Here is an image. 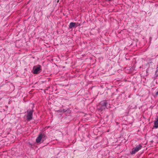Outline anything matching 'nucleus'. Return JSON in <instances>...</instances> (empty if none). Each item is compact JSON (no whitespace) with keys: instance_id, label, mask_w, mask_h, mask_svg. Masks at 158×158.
<instances>
[{"instance_id":"nucleus-1","label":"nucleus","mask_w":158,"mask_h":158,"mask_svg":"<svg viewBox=\"0 0 158 158\" xmlns=\"http://www.w3.org/2000/svg\"><path fill=\"white\" fill-rule=\"evenodd\" d=\"M108 103L107 100L102 101L97 106V109L100 111H102L106 108H108L109 106H108Z\"/></svg>"},{"instance_id":"nucleus-2","label":"nucleus","mask_w":158,"mask_h":158,"mask_svg":"<svg viewBox=\"0 0 158 158\" xmlns=\"http://www.w3.org/2000/svg\"><path fill=\"white\" fill-rule=\"evenodd\" d=\"M46 137V135L44 134H39L38 137L37 138L36 141V143H39L40 142H43L44 140L45 139V138Z\"/></svg>"},{"instance_id":"nucleus-3","label":"nucleus","mask_w":158,"mask_h":158,"mask_svg":"<svg viewBox=\"0 0 158 158\" xmlns=\"http://www.w3.org/2000/svg\"><path fill=\"white\" fill-rule=\"evenodd\" d=\"M142 148V146L140 144L136 146L135 147H134L132 148V151L130 152V154L131 155L135 154L136 152L140 150Z\"/></svg>"},{"instance_id":"nucleus-4","label":"nucleus","mask_w":158,"mask_h":158,"mask_svg":"<svg viewBox=\"0 0 158 158\" xmlns=\"http://www.w3.org/2000/svg\"><path fill=\"white\" fill-rule=\"evenodd\" d=\"M27 112V121H30L32 118L33 111L31 110H28Z\"/></svg>"},{"instance_id":"nucleus-5","label":"nucleus","mask_w":158,"mask_h":158,"mask_svg":"<svg viewBox=\"0 0 158 158\" xmlns=\"http://www.w3.org/2000/svg\"><path fill=\"white\" fill-rule=\"evenodd\" d=\"M41 70V66L39 65L38 66H36L34 67L33 70L34 71L33 73L37 74L40 72V71Z\"/></svg>"},{"instance_id":"nucleus-6","label":"nucleus","mask_w":158,"mask_h":158,"mask_svg":"<svg viewBox=\"0 0 158 158\" xmlns=\"http://www.w3.org/2000/svg\"><path fill=\"white\" fill-rule=\"evenodd\" d=\"M76 23L73 22H71L69 24V28H72L75 26Z\"/></svg>"},{"instance_id":"nucleus-7","label":"nucleus","mask_w":158,"mask_h":158,"mask_svg":"<svg viewBox=\"0 0 158 158\" xmlns=\"http://www.w3.org/2000/svg\"><path fill=\"white\" fill-rule=\"evenodd\" d=\"M154 124V127L156 128H157L158 127V122L155 121Z\"/></svg>"},{"instance_id":"nucleus-8","label":"nucleus","mask_w":158,"mask_h":158,"mask_svg":"<svg viewBox=\"0 0 158 158\" xmlns=\"http://www.w3.org/2000/svg\"><path fill=\"white\" fill-rule=\"evenodd\" d=\"M155 75L156 77H158V73L157 72H155Z\"/></svg>"},{"instance_id":"nucleus-9","label":"nucleus","mask_w":158,"mask_h":158,"mask_svg":"<svg viewBox=\"0 0 158 158\" xmlns=\"http://www.w3.org/2000/svg\"><path fill=\"white\" fill-rule=\"evenodd\" d=\"M156 72H158V66H157L156 68Z\"/></svg>"},{"instance_id":"nucleus-10","label":"nucleus","mask_w":158,"mask_h":158,"mask_svg":"<svg viewBox=\"0 0 158 158\" xmlns=\"http://www.w3.org/2000/svg\"><path fill=\"white\" fill-rule=\"evenodd\" d=\"M156 95H158V91L156 92Z\"/></svg>"},{"instance_id":"nucleus-11","label":"nucleus","mask_w":158,"mask_h":158,"mask_svg":"<svg viewBox=\"0 0 158 158\" xmlns=\"http://www.w3.org/2000/svg\"><path fill=\"white\" fill-rule=\"evenodd\" d=\"M106 0L108 1H109V2L110 1H111V0Z\"/></svg>"},{"instance_id":"nucleus-12","label":"nucleus","mask_w":158,"mask_h":158,"mask_svg":"<svg viewBox=\"0 0 158 158\" xmlns=\"http://www.w3.org/2000/svg\"><path fill=\"white\" fill-rule=\"evenodd\" d=\"M156 121H157V122H158V119H157V120Z\"/></svg>"},{"instance_id":"nucleus-13","label":"nucleus","mask_w":158,"mask_h":158,"mask_svg":"<svg viewBox=\"0 0 158 158\" xmlns=\"http://www.w3.org/2000/svg\"><path fill=\"white\" fill-rule=\"evenodd\" d=\"M157 119H158V118H157Z\"/></svg>"}]
</instances>
